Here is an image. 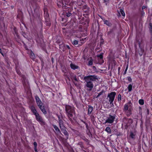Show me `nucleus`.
<instances>
[{"label": "nucleus", "instance_id": "f8f14e48", "mask_svg": "<svg viewBox=\"0 0 152 152\" xmlns=\"http://www.w3.org/2000/svg\"><path fill=\"white\" fill-rule=\"evenodd\" d=\"M60 128V129L65 127L63 124V121L62 120H59L58 121Z\"/></svg>", "mask_w": 152, "mask_h": 152}, {"label": "nucleus", "instance_id": "cd10ccee", "mask_svg": "<svg viewBox=\"0 0 152 152\" xmlns=\"http://www.w3.org/2000/svg\"><path fill=\"white\" fill-rule=\"evenodd\" d=\"M104 92L103 91H101L99 93L98 95L96 96V98H97L99 97L100 95H102Z\"/></svg>", "mask_w": 152, "mask_h": 152}, {"label": "nucleus", "instance_id": "f03ea898", "mask_svg": "<svg viewBox=\"0 0 152 152\" xmlns=\"http://www.w3.org/2000/svg\"><path fill=\"white\" fill-rule=\"evenodd\" d=\"M132 104L130 101L124 105L123 111L127 116L129 117L132 115Z\"/></svg>", "mask_w": 152, "mask_h": 152}, {"label": "nucleus", "instance_id": "2eb2a0df", "mask_svg": "<svg viewBox=\"0 0 152 152\" xmlns=\"http://www.w3.org/2000/svg\"><path fill=\"white\" fill-rule=\"evenodd\" d=\"M30 57L32 60H34L35 58V56L32 51H31L30 53Z\"/></svg>", "mask_w": 152, "mask_h": 152}, {"label": "nucleus", "instance_id": "5fc2aeb1", "mask_svg": "<svg viewBox=\"0 0 152 152\" xmlns=\"http://www.w3.org/2000/svg\"><path fill=\"white\" fill-rule=\"evenodd\" d=\"M81 121L82 122H83V123H84L85 124H87V123H86L85 121H83V120H81Z\"/></svg>", "mask_w": 152, "mask_h": 152}, {"label": "nucleus", "instance_id": "39448f33", "mask_svg": "<svg viewBox=\"0 0 152 152\" xmlns=\"http://www.w3.org/2000/svg\"><path fill=\"white\" fill-rule=\"evenodd\" d=\"M109 116V117L106 120L105 122L103 123V124H105L107 123L110 124H112L113 123L115 118V116L111 115H110Z\"/></svg>", "mask_w": 152, "mask_h": 152}, {"label": "nucleus", "instance_id": "ea45409f", "mask_svg": "<svg viewBox=\"0 0 152 152\" xmlns=\"http://www.w3.org/2000/svg\"><path fill=\"white\" fill-rule=\"evenodd\" d=\"M86 128L87 129V130H89V129H90L89 128V127L88 126V125L87 124H86Z\"/></svg>", "mask_w": 152, "mask_h": 152}, {"label": "nucleus", "instance_id": "b1692460", "mask_svg": "<svg viewBox=\"0 0 152 152\" xmlns=\"http://www.w3.org/2000/svg\"><path fill=\"white\" fill-rule=\"evenodd\" d=\"M86 132L88 135H89V136H90V135L91 137L92 136V134L90 132V129L87 130Z\"/></svg>", "mask_w": 152, "mask_h": 152}, {"label": "nucleus", "instance_id": "1a4fd4ad", "mask_svg": "<svg viewBox=\"0 0 152 152\" xmlns=\"http://www.w3.org/2000/svg\"><path fill=\"white\" fill-rule=\"evenodd\" d=\"M52 126L58 134H61V131L59 130L58 128L56 126L53 124V125Z\"/></svg>", "mask_w": 152, "mask_h": 152}, {"label": "nucleus", "instance_id": "09e8293b", "mask_svg": "<svg viewBox=\"0 0 152 152\" xmlns=\"http://www.w3.org/2000/svg\"><path fill=\"white\" fill-rule=\"evenodd\" d=\"M147 110V113L148 115L149 114V110L148 109H146Z\"/></svg>", "mask_w": 152, "mask_h": 152}, {"label": "nucleus", "instance_id": "7c9ffc66", "mask_svg": "<svg viewBox=\"0 0 152 152\" xmlns=\"http://www.w3.org/2000/svg\"><path fill=\"white\" fill-rule=\"evenodd\" d=\"M84 140L87 143V145H89V143L90 142V141L87 139L85 137Z\"/></svg>", "mask_w": 152, "mask_h": 152}, {"label": "nucleus", "instance_id": "bb28decb", "mask_svg": "<svg viewBox=\"0 0 152 152\" xmlns=\"http://www.w3.org/2000/svg\"><path fill=\"white\" fill-rule=\"evenodd\" d=\"M78 144L82 148H84L83 143L82 142H79Z\"/></svg>", "mask_w": 152, "mask_h": 152}, {"label": "nucleus", "instance_id": "49530a36", "mask_svg": "<svg viewBox=\"0 0 152 152\" xmlns=\"http://www.w3.org/2000/svg\"><path fill=\"white\" fill-rule=\"evenodd\" d=\"M50 21L49 18H47V19H45V22H48V21Z\"/></svg>", "mask_w": 152, "mask_h": 152}, {"label": "nucleus", "instance_id": "680f3d73", "mask_svg": "<svg viewBox=\"0 0 152 152\" xmlns=\"http://www.w3.org/2000/svg\"><path fill=\"white\" fill-rule=\"evenodd\" d=\"M23 80H25V77L24 76L23 77Z\"/></svg>", "mask_w": 152, "mask_h": 152}, {"label": "nucleus", "instance_id": "c85d7f7f", "mask_svg": "<svg viewBox=\"0 0 152 152\" xmlns=\"http://www.w3.org/2000/svg\"><path fill=\"white\" fill-rule=\"evenodd\" d=\"M32 112L34 114L35 116L37 115H38V114H39V113H37V111L36 109H35L34 110H33Z\"/></svg>", "mask_w": 152, "mask_h": 152}, {"label": "nucleus", "instance_id": "6e6d98bb", "mask_svg": "<svg viewBox=\"0 0 152 152\" xmlns=\"http://www.w3.org/2000/svg\"><path fill=\"white\" fill-rule=\"evenodd\" d=\"M151 144L152 145V134L151 136Z\"/></svg>", "mask_w": 152, "mask_h": 152}, {"label": "nucleus", "instance_id": "6e6552de", "mask_svg": "<svg viewBox=\"0 0 152 152\" xmlns=\"http://www.w3.org/2000/svg\"><path fill=\"white\" fill-rule=\"evenodd\" d=\"M62 132L66 136V140L68 139L69 134L66 130L65 127L60 129Z\"/></svg>", "mask_w": 152, "mask_h": 152}, {"label": "nucleus", "instance_id": "0e129e2a", "mask_svg": "<svg viewBox=\"0 0 152 152\" xmlns=\"http://www.w3.org/2000/svg\"><path fill=\"white\" fill-rule=\"evenodd\" d=\"M86 11H85V12H86Z\"/></svg>", "mask_w": 152, "mask_h": 152}, {"label": "nucleus", "instance_id": "6ab92c4d", "mask_svg": "<svg viewBox=\"0 0 152 152\" xmlns=\"http://www.w3.org/2000/svg\"><path fill=\"white\" fill-rule=\"evenodd\" d=\"M130 137L133 139H134L135 138V134L132 132L130 133Z\"/></svg>", "mask_w": 152, "mask_h": 152}, {"label": "nucleus", "instance_id": "bf43d9fd", "mask_svg": "<svg viewBox=\"0 0 152 152\" xmlns=\"http://www.w3.org/2000/svg\"><path fill=\"white\" fill-rule=\"evenodd\" d=\"M120 67H118V71L119 72V71L120 70Z\"/></svg>", "mask_w": 152, "mask_h": 152}, {"label": "nucleus", "instance_id": "a18cd8bd", "mask_svg": "<svg viewBox=\"0 0 152 152\" xmlns=\"http://www.w3.org/2000/svg\"><path fill=\"white\" fill-rule=\"evenodd\" d=\"M127 70V68H126V69L125 70V71L124 72V75H125L126 74Z\"/></svg>", "mask_w": 152, "mask_h": 152}, {"label": "nucleus", "instance_id": "4c0bfd02", "mask_svg": "<svg viewBox=\"0 0 152 152\" xmlns=\"http://www.w3.org/2000/svg\"><path fill=\"white\" fill-rule=\"evenodd\" d=\"M30 109L32 112L36 109L35 107L33 106H32L31 107Z\"/></svg>", "mask_w": 152, "mask_h": 152}, {"label": "nucleus", "instance_id": "37998d69", "mask_svg": "<svg viewBox=\"0 0 152 152\" xmlns=\"http://www.w3.org/2000/svg\"><path fill=\"white\" fill-rule=\"evenodd\" d=\"M149 26H150V30H151V29H152V24H151V23H150V25H149Z\"/></svg>", "mask_w": 152, "mask_h": 152}, {"label": "nucleus", "instance_id": "58836bf2", "mask_svg": "<svg viewBox=\"0 0 152 152\" xmlns=\"http://www.w3.org/2000/svg\"><path fill=\"white\" fill-rule=\"evenodd\" d=\"M127 80L130 82H132V79L130 77H127Z\"/></svg>", "mask_w": 152, "mask_h": 152}, {"label": "nucleus", "instance_id": "4468645a", "mask_svg": "<svg viewBox=\"0 0 152 152\" xmlns=\"http://www.w3.org/2000/svg\"><path fill=\"white\" fill-rule=\"evenodd\" d=\"M35 99L36 102H37V104H38L39 103H40V102H42L40 99L39 98V96H35Z\"/></svg>", "mask_w": 152, "mask_h": 152}, {"label": "nucleus", "instance_id": "423d86ee", "mask_svg": "<svg viewBox=\"0 0 152 152\" xmlns=\"http://www.w3.org/2000/svg\"><path fill=\"white\" fill-rule=\"evenodd\" d=\"M35 116L36 120L41 125H43L45 124V123L43 119L39 115V114H38Z\"/></svg>", "mask_w": 152, "mask_h": 152}, {"label": "nucleus", "instance_id": "c9c22d12", "mask_svg": "<svg viewBox=\"0 0 152 152\" xmlns=\"http://www.w3.org/2000/svg\"><path fill=\"white\" fill-rule=\"evenodd\" d=\"M37 104L39 108L40 107H42V106H43V103L42 102H40V103Z\"/></svg>", "mask_w": 152, "mask_h": 152}, {"label": "nucleus", "instance_id": "a19ab883", "mask_svg": "<svg viewBox=\"0 0 152 152\" xmlns=\"http://www.w3.org/2000/svg\"><path fill=\"white\" fill-rule=\"evenodd\" d=\"M34 147H37V144L36 142H34Z\"/></svg>", "mask_w": 152, "mask_h": 152}, {"label": "nucleus", "instance_id": "4be33fe9", "mask_svg": "<svg viewBox=\"0 0 152 152\" xmlns=\"http://www.w3.org/2000/svg\"><path fill=\"white\" fill-rule=\"evenodd\" d=\"M132 85L131 84H129L128 86V89L129 91L130 92L132 91Z\"/></svg>", "mask_w": 152, "mask_h": 152}, {"label": "nucleus", "instance_id": "338daca9", "mask_svg": "<svg viewBox=\"0 0 152 152\" xmlns=\"http://www.w3.org/2000/svg\"><path fill=\"white\" fill-rule=\"evenodd\" d=\"M117 135H119V134H117Z\"/></svg>", "mask_w": 152, "mask_h": 152}, {"label": "nucleus", "instance_id": "0eeeda50", "mask_svg": "<svg viewBox=\"0 0 152 152\" xmlns=\"http://www.w3.org/2000/svg\"><path fill=\"white\" fill-rule=\"evenodd\" d=\"M125 124L131 125L133 122L132 120V119H128L126 117H124L123 120Z\"/></svg>", "mask_w": 152, "mask_h": 152}, {"label": "nucleus", "instance_id": "13d9d810", "mask_svg": "<svg viewBox=\"0 0 152 152\" xmlns=\"http://www.w3.org/2000/svg\"><path fill=\"white\" fill-rule=\"evenodd\" d=\"M66 47L68 49H70V47H69V46L68 45H66Z\"/></svg>", "mask_w": 152, "mask_h": 152}, {"label": "nucleus", "instance_id": "473e14b6", "mask_svg": "<svg viewBox=\"0 0 152 152\" xmlns=\"http://www.w3.org/2000/svg\"><path fill=\"white\" fill-rule=\"evenodd\" d=\"M41 110L44 114H45L47 113V112L45 108L43 109H42Z\"/></svg>", "mask_w": 152, "mask_h": 152}, {"label": "nucleus", "instance_id": "774afa93", "mask_svg": "<svg viewBox=\"0 0 152 152\" xmlns=\"http://www.w3.org/2000/svg\"><path fill=\"white\" fill-rule=\"evenodd\" d=\"M63 29H64L65 28H63Z\"/></svg>", "mask_w": 152, "mask_h": 152}, {"label": "nucleus", "instance_id": "3c124183", "mask_svg": "<svg viewBox=\"0 0 152 152\" xmlns=\"http://www.w3.org/2000/svg\"><path fill=\"white\" fill-rule=\"evenodd\" d=\"M83 7V9H86L87 8V6L86 5H85Z\"/></svg>", "mask_w": 152, "mask_h": 152}, {"label": "nucleus", "instance_id": "de8ad7c7", "mask_svg": "<svg viewBox=\"0 0 152 152\" xmlns=\"http://www.w3.org/2000/svg\"><path fill=\"white\" fill-rule=\"evenodd\" d=\"M104 1V3L109 2L110 0H103Z\"/></svg>", "mask_w": 152, "mask_h": 152}, {"label": "nucleus", "instance_id": "052dcab7", "mask_svg": "<svg viewBox=\"0 0 152 152\" xmlns=\"http://www.w3.org/2000/svg\"><path fill=\"white\" fill-rule=\"evenodd\" d=\"M128 65L127 64V65H126V68H127V69H128Z\"/></svg>", "mask_w": 152, "mask_h": 152}, {"label": "nucleus", "instance_id": "e2e57ef3", "mask_svg": "<svg viewBox=\"0 0 152 152\" xmlns=\"http://www.w3.org/2000/svg\"><path fill=\"white\" fill-rule=\"evenodd\" d=\"M115 150L116 152H118V150L117 149H115Z\"/></svg>", "mask_w": 152, "mask_h": 152}, {"label": "nucleus", "instance_id": "4d7b16f0", "mask_svg": "<svg viewBox=\"0 0 152 152\" xmlns=\"http://www.w3.org/2000/svg\"><path fill=\"white\" fill-rule=\"evenodd\" d=\"M58 121H59V120H62L61 119V118H60V117H59V116H58Z\"/></svg>", "mask_w": 152, "mask_h": 152}, {"label": "nucleus", "instance_id": "f3484780", "mask_svg": "<svg viewBox=\"0 0 152 152\" xmlns=\"http://www.w3.org/2000/svg\"><path fill=\"white\" fill-rule=\"evenodd\" d=\"M44 16L45 17V19H47V18H49V15L48 13L47 12H44Z\"/></svg>", "mask_w": 152, "mask_h": 152}, {"label": "nucleus", "instance_id": "2f4dec72", "mask_svg": "<svg viewBox=\"0 0 152 152\" xmlns=\"http://www.w3.org/2000/svg\"><path fill=\"white\" fill-rule=\"evenodd\" d=\"M118 101H120L121 100V95L120 94L118 95Z\"/></svg>", "mask_w": 152, "mask_h": 152}, {"label": "nucleus", "instance_id": "a878e982", "mask_svg": "<svg viewBox=\"0 0 152 152\" xmlns=\"http://www.w3.org/2000/svg\"><path fill=\"white\" fill-rule=\"evenodd\" d=\"M121 14L123 16H125V13L124 12V11L121 9H120V11Z\"/></svg>", "mask_w": 152, "mask_h": 152}, {"label": "nucleus", "instance_id": "c03bdc74", "mask_svg": "<svg viewBox=\"0 0 152 152\" xmlns=\"http://www.w3.org/2000/svg\"><path fill=\"white\" fill-rule=\"evenodd\" d=\"M45 108V107L43 105L42 106V107H39V108H40V109L41 110H42V109H43V108Z\"/></svg>", "mask_w": 152, "mask_h": 152}, {"label": "nucleus", "instance_id": "8fccbe9b", "mask_svg": "<svg viewBox=\"0 0 152 152\" xmlns=\"http://www.w3.org/2000/svg\"><path fill=\"white\" fill-rule=\"evenodd\" d=\"M147 8V7H146L143 6L142 7V10H143L144 9H145V8Z\"/></svg>", "mask_w": 152, "mask_h": 152}, {"label": "nucleus", "instance_id": "393cba45", "mask_svg": "<svg viewBox=\"0 0 152 152\" xmlns=\"http://www.w3.org/2000/svg\"><path fill=\"white\" fill-rule=\"evenodd\" d=\"M139 103L141 105L143 104L144 103V100L142 99H140L139 100Z\"/></svg>", "mask_w": 152, "mask_h": 152}, {"label": "nucleus", "instance_id": "603ef678", "mask_svg": "<svg viewBox=\"0 0 152 152\" xmlns=\"http://www.w3.org/2000/svg\"><path fill=\"white\" fill-rule=\"evenodd\" d=\"M34 150L36 152H37V147H34Z\"/></svg>", "mask_w": 152, "mask_h": 152}, {"label": "nucleus", "instance_id": "9b49d317", "mask_svg": "<svg viewBox=\"0 0 152 152\" xmlns=\"http://www.w3.org/2000/svg\"><path fill=\"white\" fill-rule=\"evenodd\" d=\"M93 109V107L91 105H89L88 106V115L90 114L91 113Z\"/></svg>", "mask_w": 152, "mask_h": 152}, {"label": "nucleus", "instance_id": "20e7f679", "mask_svg": "<svg viewBox=\"0 0 152 152\" xmlns=\"http://www.w3.org/2000/svg\"><path fill=\"white\" fill-rule=\"evenodd\" d=\"M116 93L115 92H112L108 94L107 99L108 100L110 104L114 105L113 102L114 100Z\"/></svg>", "mask_w": 152, "mask_h": 152}, {"label": "nucleus", "instance_id": "5701e85b", "mask_svg": "<svg viewBox=\"0 0 152 152\" xmlns=\"http://www.w3.org/2000/svg\"><path fill=\"white\" fill-rule=\"evenodd\" d=\"M104 41L103 39L101 37L100 38V45L101 46L102 45H103L104 43Z\"/></svg>", "mask_w": 152, "mask_h": 152}, {"label": "nucleus", "instance_id": "412c9836", "mask_svg": "<svg viewBox=\"0 0 152 152\" xmlns=\"http://www.w3.org/2000/svg\"><path fill=\"white\" fill-rule=\"evenodd\" d=\"M103 53H102L100 54L97 55L96 56L98 58H99L100 59H102L103 58Z\"/></svg>", "mask_w": 152, "mask_h": 152}, {"label": "nucleus", "instance_id": "f704fd0d", "mask_svg": "<svg viewBox=\"0 0 152 152\" xmlns=\"http://www.w3.org/2000/svg\"><path fill=\"white\" fill-rule=\"evenodd\" d=\"M78 42L77 40H74L72 43V44L75 45H76L78 44Z\"/></svg>", "mask_w": 152, "mask_h": 152}, {"label": "nucleus", "instance_id": "c756f323", "mask_svg": "<svg viewBox=\"0 0 152 152\" xmlns=\"http://www.w3.org/2000/svg\"><path fill=\"white\" fill-rule=\"evenodd\" d=\"M72 15V13L69 12H66L65 14L67 17H69Z\"/></svg>", "mask_w": 152, "mask_h": 152}, {"label": "nucleus", "instance_id": "a211bd4d", "mask_svg": "<svg viewBox=\"0 0 152 152\" xmlns=\"http://www.w3.org/2000/svg\"><path fill=\"white\" fill-rule=\"evenodd\" d=\"M71 79L72 81H73V80H74L76 81H78V80L77 78L76 77V75H73L71 77Z\"/></svg>", "mask_w": 152, "mask_h": 152}, {"label": "nucleus", "instance_id": "9d476101", "mask_svg": "<svg viewBox=\"0 0 152 152\" xmlns=\"http://www.w3.org/2000/svg\"><path fill=\"white\" fill-rule=\"evenodd\" d=\"M103 20L104 23L105 24H106L108 26H111L112 25V24L111 23H110L109 21L107 20H106L104 19H102Z\"/></svg>", "mask_w": 152, "mask_h": 152}, {"label": "nucleus", "instance_id": "69168bd1", "mask_svg": "<svg viewBox=\"0 0 152 152\" xmlns=\"http://www.w3.org/2000/svg\"><path fill=\"white\" fill-rule=\"evenodd\" d=\"M106 5H107V3H106Z\"/></svg>", "mask_w": 152, "mask_h": 152}, {"label": "nucleus", "instance_id": "7ed1b4c3", "mask_svg": "<svg viewBox=\"0 0 152 152\" xmlns=\"http://www.w3.org/2000/svg\"><path fill=\"white\" fill-rule=\"evenodd\" d=\"M65 110L69 120L72 121V118L73 117V113L75 112L74 108L70 106L66 105L65 107Z\"/></svg>", "mask_w": 152, "mask_h": 152}, {"label": "nucleus", "instance_id": "dca6fc26", "mask_svg": "<svg viewBox=\"0 0 152 152\" xmlns=\"http://www.w3.org/2000/svg\"><path fill=\"white\" fill-rule=\"evenodd\" d=\"M105 131L109 134L111 133V130L110 127H107L105 129Z\"/></svg>", "mask_w": 152, "mask_h": 152}, {"label": "nucleus", "instance_id": "79ce46f5", "mask_svg": "<svg viewBox=\"0 0 152 152\" xmlns=\"http://www.w3.org/2000/svg\"><path fill=\"white\" fill-rule=\"evenodd\" d=\"M130 125H129L128 124H126L125 126V128L126 129H127L128 127Z\"/></svg>", "mask_w": 152, "mask_h": 152}, {"label": "nucleus", "instance_id": "e433bc0d", "mask_svg": "<svg viewBox=\"0 0 152 152\" xmlns=\"http://www.w3.org/2000/svg\"><path fill=\"white\" fill-rule=\"evenodd\" d=\"M93 64V61L91 60H90L88 61V65L89 66L92 65Z\"/></svg>", "mask_w": 152, "mask_h": 152}, {"label": "nucleus", "instance_id": "aec40b11", "mask_svg": "<svg viewBox=\"0 0 152 152\" xmlns=\"http://www.w3.org/2000/svg\"><path fill=\"white\" fill-rule=\"evenodd\" d=\"M114 29V28H113L112 29H110L109 31L108 32L107 35H110L111 33H113Z\"/></svg>", "mask_w": 152, "mask_h": 152}, {"label": "nucleus", "instance_id": "ddd939ff", "mask_svg": "<svg viewBox=\"0 0 152 152\" xmlns=\"http://www.w3.org/2000/svg\"><path fill=\"white\" fill-rule=\"evenodd\" d=\"M70 67L72 69L74 70L78 68V66H76L72 63L71 64Z\"/></svg>", "mask_w": 152, "mask_h": 152}, {"label": "nucleus", "instance_id": "864d4df0", "mask_svg": "<svg viewBox=\"0 0 152 152\" xmlns=\"http://www.w3.org/2000/svg\"><path fill=\"white\" fill-rule=\"evenodd\" d=\"M0 53H1L2 55H3V54L2 53V50L1 49H0Z\"/></svg>", "mask_w": 152, "mask_h": 152}, {"label": "nucleus", "instance_id": "72a5a7b5", "mask_svg": "<svg viewBox=\"0 0 152 152\" xmlns=\"http://www.w3.org/2000/svg\"><path fill=\"white\" fill-rule=\"evenodd\" d=\"M45 23H46V25L47 26H50L51 24L50 20L49 21H48V22H45Z\"/></svg>", "mask_w": 152, "mask_h": 152}, {"label": "nucleus", "instance_id": "f257e3e1", "mask_svg": "<svg viewBox=\"0 0 152 152\" xmlns=\"http://www.w3.org/2000/svg\"><path fill=\"white\" fill-rule=\"evenodd\" d=\"M83 80H85L86 83L85 84V87L87 88V89L89 91L92 90L94 87L93 81H96L98 80V77L96 75H89L85 76Z\"/></svg>", "mask_w": 152, "mask_h": 152}]
</instances>
